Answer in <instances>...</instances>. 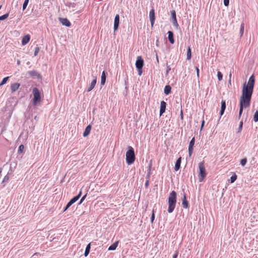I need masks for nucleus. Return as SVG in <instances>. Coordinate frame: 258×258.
<instances>
[{"instance_id": "1a4fd4ad", "label": "nucleus", "mask_w": 258, "mask_h": 258, "mask_svg": "<svg viewBox=\"0 0 258 258\" xmlns=\"http://www.w3.org/2000/svg\"><path fill=\"white\" fill-rule=\"evenodd\" d=\"M166 103L165 101H162L160 102V116H161L165 111Z\"/></svg>"}, {"instance_id": "de8ad7c7", "label": "nucleus", "mask_w": 258, "mask_h": 258, "mask_svg": "<svg viewBox=\"0 0 258 258\" xmlns=\"http://www.w3.org/2000/svg\"><path fill=\"white\" fill-rule=\"evenodd\" d=\"M8 179H9V176H6L3 179L2 183H4L5 181H7Z\"/></svg>"}, {"instance_id": "6ab92c4d", "label": "nucleus", "mask_w": 258, "mask_h": 258, "mask_svg": "<svg viewBox=\"0 0 258 258\" xmlns=\"http://www.w3.org/2000/svg\"><path fill=\"white\" fill-rule=\"evenodd\" d=\"M118 244V241H116L111 244L108 248V250H114L116 249Z\"/></svg>"}, {"instance_id": "0eeeda50", "label": "nucleus", "mask_w": 258, "mask_h": 258, "mask_svg": "<svg viewBox=\"0 0 258 258\" xmlns=\"http://www.w3.org/2000/svg\"><path fill=\"white\" fill-rule=\"evenodd\" d=\"M144 64V60L142 58L141 56H139L137 58V60L136 62V67L137 69H142Z\"/></svg>"}, {"instance_id": "13d9d810", "label": "nucleus", "mask_w": 258, "mask_h": 258, "mask_svg": "<svg viewBox=\"0 0 258 258\" xmlns=\"http://www.w3.org/2000/svg\"><path fill=\"white\" fill-rule=\"evenodd\" d=\"M228 85H231V80L229 79L228 80Z\"/></svg>"}, {"instance_id": "412c9836", "label": "nucleus", "mask_w": 258, "mask_h": 258, "mask_svg": "<svg viewBox=\"0 0 258 258\" xmlns=\"http://www.w3.org/2000/svg\"><path fill=\"white\" fill-rule=\"evenodd\" d=\"M182 205L185 208H187L188 207V202L187 201V200L186 199L185 195H184V196H183V200L182 201Z\"/></svg>"}, {"instance_id": "4468645a", "label": "nucleus", "mask_w": 258, "mask_h": 258, "mask_svg": "<svg viewBox=\"0 0 258 258\" xmlns=\"http://www.w3.org/2000/svg\"><path fill=\"white\" fill-rule=\"evenodd\" d=\"M226 108V102L224 100H222L221 101V109L220 111V116H222Z\"/></svg>"}, {"instance_id": "bf43d9fd", "label": "nucleus", "mask_w": 258, "mask_h": 258, "mask_svg": "<svg viewBox=\"0 0 258 258\" xmlns=\"http://www.w3.org/2000/svg\"><path fill=\"white\" fill-rule=\"evenodd\" d=\"M2 172V169L0 168V174H1Z\"/></svg>"}, {"instance_id": "aec40b11", "label": "nucleus", "mask_w": 258, "mask_h": 258, "mask_svg": "<svg viewBox=\"0 0 258 258\" xmlns=\"http://www.w3.org/2000/svg\"><path fill=\"white\" fill-rule=\"evenodd\" d=\"M106 81V76L104 71H103L101 77L100 83L102 85H104Z\"/></svg>"}, {"instance_id": "c03bdc74", "label": "nucleus", "mask_w": 258, "mask_h": 258, "mask_svg": "<svg viewBox=\"0 0 258 258\" xmlns=\"http://www.w3.org/2000/svg\"><path fill=\"white\" fill-rule=\"evenodd\" d=\"M223 3L225 6H228L229 3V0H223Z\"/></svg>"}, {"instance_id": "49530a36", "label": "nucleus", "mask_w": 258, "mask_h": 258, "mask_svg": "<svg viewBox=\"0 0 258 258\" xmlns=\"http://www.w3.org/2000/svg\"><path fill=\"white\" fill-rule=\"evenodd\" d=\"M196 70L197 72V76L198 78L199 77V69L198 67H196Z\"/></svg>"}, {"instance_id": "f704fd0d", "label": "nucleus", "mask_w": 258, "mask_h": 258, "mask_svg": "<svg viewBox=\"0 0 258 258\" xmlns=\"http://www.w3.org/2000/svg\"><path fill=\"white\" fill-rule=\"evenodd\" d=\"M236 178H237V176L235 174H234V175H232L230 177L231 182V183L234 182L236 180Z\"/></svg>"}, {"instance_id": "8fccbe9b", "label": "nucleus", "mask_w": 258, "mask_h": 258, "mask_svg": "<svg viewBox=\"0 0 258 258\" xmlns=\"http://www.w3.org/2000/svg\"><path fill=\"white\" fill-rule=\"evenodd\" d=\"M180 118H181V119L182 120V119H183V112H182V110H181V111H180Z\"/></svg>"}, {"instance_id": "20e7f679", "label": "nucleus", "mask_w": 258, "mask_h": 258, "mask_svg": "<svg viewBox=\"0 0 258 258\" xmlns=\"http://www.w3.org/2000/svg\"><path fill=\"white\" fill-rule=\"evenodd\" d=\"M32 94L33 95V104L36 106L41 101V98L39 90L37 88H34L32 90Z\"/></svg>"}, {"instance_id": "7ed1b4c3", "label": "nucleus", "mask_w": 258, "mask_h": 258, "mask_svg": "<svg viewBox=\"0 0 258 258\" xmlns=\"http://www.w3.org/2000/svg\"><path fill=\"white\" fill-rule=\"evenodd\" d=\"M135 159L134 150L133 147L129 146L125 154L126 162L128 165H131L135 162Z\"/></svg>"}, {"instance_id": "2f4dec72", "label": "nucleus", "mask_w": 258, "mask_h": 258, "mask_svg": "<svg viewBox=\"0 0 258 258\" xmlns=\"http://www.w3.org/2000/svg\"><path fill=\"white\" fill-rule=\"evenodd\" d=\"M9 17V14H6L0 17V21L4 20Z\"/></svg>"}, {"instance_id": "a18cd8bd", "label": "nucleus", "mask_w": 258, "mask_h": 258, "mask_svg": "<svg viewBox=\"0 0 258 258\" xmlns=\"http://www.w3.org/2000/svg\"><path fill=\"white\" fill-rule=\"evenodd\" d=\"M150 171H151V167L150 166L149 168V172L147 175V177L148 179H149V178H150Z\"/></svg>"}, {"instance_id": "a19ab883", "label": "nucleus", "mask_w": 258, "mask_h": 258, "mask_svg": "<svg viewBox=\"0 0 258 258\" xmlns=\"http://www.w3.org/2000/svg\"><path fill=\"white\" fill-rule=\"evenodd\" d=\"M193 152V148H189L188 147V154L189 156L190 157L192 154Z\"/></svg>"}, {"instance_id": "ddd939ff", "label": "nucleus", "mask_w": 258, "mask_h": 258, "mask_svg": "<svg viewBox=\"0 0 258 258\" xmlns=\"http://www.w3.org/2000/svg\"><path fill=\"white\" fill-rule=\"evenodd\" d=\"M91 130V126L90 125H88L85 128V130L83 133V137H86L89 135Z\"/></svg>"}, {"instance_id": "37998d69", "label": "nucleus", "mask_w": 258, "mask_h": 258, "mask_svg": "<svg viewBox=\"0 0 258 258\" xmlns=\"http://www.w3.org/2000/svg\"><path fill=\"white\" fill-rule=\"evenodd\" d=\"M173 25L174 26H175V27L177 28V27L178 26V23H177V20H174L173 21Z\"/></svg>"}, {"instance_id": "dca6fc26", "label": "nucleus", "mask_w": 258, "mask_h": 258, "mask_svg": "<svg viewBox=\"0 0 258 258\" xmlns=\"http://www.w3.org/2000/svg\"><path fill=\"white\" fill-rule=\"evenodd\" d=\"M96 84V79L95 78V79H94L92 82L91 83L90 85V86L87 89V92H90L93 89V88H94L95 85Z\"/></svg>"}, {"instance_id": "9d476101", "label": "nucleus", "mask_w": 258, "mask_h": 258, "mask_svg": "<svg viewBox=\"0 0 258 258\" xmlns=\"http://www.w3.org/2000/svg\"><path fill=\"white\" fill-rule=\"evenodd\" d=\"M59 21L62 25L66 27H69L71 25L70 22L66 18H59Z\"/></svg>"}, {"instance_id": "3c124183", "label": "nucleus", "mask_w": 258, "mask_h": 258, "mask_svg": "<svg viewBox=\"0 0 258 258\" xmlns=\"http://www.w3.org/2000/svg\"><path fill=\"white\" fill-rule=\"evenodd\" d=\"M204 123H205V121L204 120H203L202 122V124H201V130H202L203 129V127L204 125Z\"/></svg>"}, {"instance_id": "423d86ee", "label": "nucleus", "mask_w": 258, "mask_h": 258, "mask_svg": "<svg viewBox=\"0 0 258 258\" xmlns=\"http://www.w3.org/2000/svg\"><path fill=\"white\" fill-rule=\"evenodd\" d=\"M149 19L151 22V27H153L155 20V11L153 9H151L149 12Z\"/></svg>"}, {"instance_id": "ea45409f", "label": "nucleus", "mask_w": 258, "mask_h": 258, "mask_svg": "<svg viewBox=\"0 0 258 258\" xmlns=\"http://www.w3.org/2000/svg\"><path fill=\"white\" fill-rule=\"evenodd\" d=\"M154 218H155L154 211H153L152 214V216H151V223H153V221L154 220Z\"/></svg>"}, {"instance_id": "6e6552de", "label": "nucleus", "mask_w": 258, "mask_h": 258, "mask_svg": "<svg viewBox=\"0 0 258 258\" xmlns=\"http://www.w3.org/2000/svg\"><path fill=\"white\" fill-rule=\"evenodd\" d=\"M119 24V15L117 14L115 15V18H114V20L113 28H114V31H116L117 30V29L118 28Z\"/></svg>"}, {"instance_id": "4d7b16f0", "label": "nucleus", "mask_w": 258, "mask_h": 258, "mask_svg": "<svg viewBox=\"0 0 258 258\" xmlns=\"http://www.w3.org/2000/svg\"><path fill=\"white\" fill-rule=\"evenodd\" d=\"M231 76H232L231 73H230L229 75V79L231 80Z\"/></svg>"}, {"instance_id": "864d4df0", "label": "nucleus", "mask_w": 258, "mask_h": 258, "mask_svg": "<svg viewBox=\"0 0 258 258\" xmlns=\"http://www.w3.org/2000/svg\"><path fill=\"white\" fill-rule=\"evenodd\" d=\"M171 70V68L170 67H167V70H166V74H167L168 73V72Z\"/></svg>"}, {"instance_id": "393cba45", "label": "nucleus", "mask_w": 258, "mask_h": 258, "mask_svg": "<svg viewBox=\"0 0 258 258\" xmlns=\"http://www.w3.org/2000/svg\"><path fill=\"white\" fill-rule=\"evenodd\" d=\"M191 50H190V47L188 46L187 48V59L189 60L191 58Z\"/></svg>"}, {"instance_id": "2eb2a0df", "label": "nucleus", "mask_w": 258, "mask_h": 258, "mask_svg": "<svg viewBox=\"0 0 258 258\" xmlns=\"http://www.w3.org/2000/svg\"><path fill=\"white\" fill-rule=\"evenodd\" d=\"M167 34H168V38L169 42L171 44H173L174 43V40L173 38V33L171 31H168Z\"/></svg>"}, {"instance_id": "f8f14e48", "label": "nucleus", "mask_w": 258, "mask_h": 258, "mask_svg": "<svg viewBox=\"0 0 258 258\" xmlns=\"http://www.w3.org/2000/svg\"><path fill=\"white\" fill-rule=\"evenodd\" d=\"M30 39V36L29 35H26L23 37L22 40V45H25L27 44Z\"/></svg>"}, {"instance_id": "c756f323", "label": "nucleus", "mask_w": 258, "mask_h": 258, "mask_svg": "<svg viewBox=\"0 0 258 258\" xmlns=\"http://www.w3.org/2000/svg\"><path fill=\"white\" fill-rule=\"evenodd\" d=\"M24 146L23 145H21L19 147V149H18V152L20 153H22L24 151Z\"/></svg>"}, {"instance_id": "79ce46f5", "label": "nucleus", "mask_w": 258, "mask_h": 258, "mask_svg": "<svg viewBox=\"0 0 258 258\" xmlns=\"http://www.w3.org/2000/svg\"><path fill=\"white\" fill-rule=\"evenodd\" d=\"M87 197V194L85 195L81 199L80 202H79V204H81L84 200L85 199H86Z\"/></svg>"}, {"instance_id": "a878e982", "label": "nucleus", "mask_w": 258, "mask_h": 258, "mask_svg": "<svg viewBox=\"0 0 258 258\" xmlns=\"http://www.w3.org/2000/svg\"><path fill=\"white\" fill-rule=\"evenodd\" d=\"M9 78V77L4 78L0 83V86H2L3 85L7 83V82L8 81Z\"/></svg>"}, {"instance_id": "39448f33", "label": "nucleus", "mask_w": 258, "mask_h": 258, "mask_svg": "<svg viewBox=\"0 0 258 258\" xmlns=\"http://www.w3.org/2000/svg\"><path fill=\"white\" fill-rule=\"evenodd\" d=\"M199 180L200 182H202L204 181V180L206 176V169H205V167L204 164L203 162H200L199 164Z\"/></svg>"}, {"instance_id": "c85d7f7f", "label": "nucleus", "mask_w": 258, "mask_h": 258, "mask_svg": "<svg viewBox=\"0 0 258 258\" xmlns=\"http://www.w3.org/2000/svg\"><path fill=\"white\" fill-rule=\"evenodd\" d=\"M253 120L255 122L258 121V111H256L253 115Z\"/></svg>"}, {"instance_id": "58836bf2", "label": "nucleus", "mask_w": 258, "mask_h": 258, "mask_svg": "<svg viewBox=\"0 0 258 258\" xmlns=\"http://www.w3.org/2000/svg\"><path fill=\"white\" fill-rule=\"evenodd\" d=\"M243 125V122L241 121L239 123V127H238V132L240 133L241 131Z\"/></svg>"}, {"instance_id": "4c0bfd02", "label": "nucleus", "mask_w": 258, "mask_h": 258, "mask_svg": "<svg viewBox=\"0 0 258 258\" xmlns=\"http://www.w3.org/2000/svg\"><path fill=\"white\" fill-rule=\"evenodd\" d=\"M246 162H247V160L246 158L242 159L240 161V164L242 166H244L246 164Z\"/></svg>"}, {"instance_id": "7c9ffc66", "label": "nucleus", "mask_w": 258, "mask_h": 258, "mask_svg": "<svg viewBox=\"0 0 258 258\" xmlns=\"http://www.w3.org/2000/svg\"><path fill=\"white\" fill-rule=\"evenodd\" d=\"M73 204L71 202V201H70L67 204V205H66V207L64 208V210H63V212H65L67 210V209L70 207H71Z\"/></svg>"}, {"instance_id": "f03ea898", "label": "nucleus", "mask_w": 258, "mask_h": 258, "mask_svg": "<svg viewBox=\"0 0 258 258\" xmlns=\"http://www.w3.org/2000/svg\"><path fill=\"white\" fill-rule=\"evenodd\" d=\"M168 212L171 213L174 211L176 203V194L175 191H172L168 199Z\"/></svg>"}, {"instance_id": "bb28decb", "label": "nucleus", "mask_w": 258, "mask_h": 258, "mask_svg": "<svg viewBox=\"0 0 258 258\" xmlns=\"http://www.w3.org/2000/svg\"><path fill=\"white\" fill-rule=\"evenodd\" d=\"M195 138H192L189 142L188 147L193 148L194 144H195Z\"/></svg>"}, {"instance_id": "6e6d98bb", "label": "nucleus", "mask_w": 258, "mask_h": 258, "mask_svg": "<svg viewBox=\"0 0 258 258\" xmlns=\"http://www.w3.org/2000/svg\"><path fill=\"white\" fill-rule=\"evenodd\" d=\"M156 60H157V62H159V59H158V55L157 53L156 54Z\"/></svg>"}, {"instance_id": "c9c22d12", "label": "nucleus", "mask_w": 258, "mask_h": 258, "mask_svg": "<svg viewBox=\"0 0 258 258\" xmlns=\"http://www.w3.org/2000/svg\"><path fill=\"white\" fill-rule=\"evenodd\" d=\"M171 17H172L173 21L174 20H176V14H175V11H172L171 12Z\"/></svg>"}, {"instance_id": "473e14b6", "label": "nucleus", "mask_w": 258, "mask_h": 258, "mask_svg": "<svg viewBox=\"0 0 258 258\" xmlns=\"http://www.w3.org/2000/svg\"><path fill=\"white\" fill-rule=\"evenodd\" d=\"M29 0H25L24 1V2L23 5V10H24L26 8V7L28 5V4L29 3Z\"/></svg>"}, {"instance_id": "72a5a7b5", "label": "nucleus", "mask_w": 258, "mask_h": 258, "mask_svg": "<svg viewBox=\"0 0 258 258\" xmlns=\"http://www.w3.org/2000/svg\"><path fill=\"white\" fill-rule=\"evenodd\" d=\"M217 77L219 81H221L222 79L223 76L221 73L219 71L217 72Z\"/></svg>"}, {"instance_id": "052dcab7", "label": "nucleus", "mask_w": 258, "mask_h": 258, "mask_svg": "<svg viewBox=\"0 0 258 258\" xmlns=\"http://www.w3.org/2000/svg\"><path fill=\"white\" fill-rule=\"evenodd\" d=\"M36 254H37V253H36H36H35L34 254V255H36Z\"/></svg>"}, {"instance_id": "cd10ccee", "label": "nucleus", "mask_w": 258, "mask_h": 258, "mask_svg": "<svg viewBox=\"0 0 258 258\" xmlns=\"http://www.w3.org/2000/svg\"><path fill=\"white\" fill-rule=\"evenodd\" d=\"M244 33V24H241L240 25V37H241Z\"/></svg>"}, {"instance_id": "603ef678", "label": "nucleus", "mask_w": 258, "mask_h": 258, "mask_svg": "<svg viewBox=\"0 0 258 258\" xmlns=\"http://www.w3.org/2000/svg\"><path fill=\"white\" fill-rule=\"evenodd\" d=\"M138 74L139 76H141L142 73V69H138Z\"/></svg>"}, {"instance_id": "f3484780", "label": "nucleus", "mask_w": 258, "mask_h": 258, "mask_svg": "<svg viewBox=\"0 0 258 258\" xmlns=\"http://www.w3.org/2000/svg\"><path fill=\"white\" fill-rule=\"evenodd\" d=\"M181 157H179L175 163L174 169L175 171H178L180 167V164H181Z\"/></svg>"}, {"instance_id": "09e8293b", "label": "nucleus", "mask_w": 258, "mask_h": 258, "mask_svg": "<svg viewBox=\"0 0 258 258\" xmlns=\"http://www.w3.org/2000/svg\"><path fill=\"white\" fill-rule=\"evenodd\" d=\"M149 179H148V180L146 181L145 184V187H146V188H147V187H148V186H149Z\"/></svg>"}, {"instance_id": "5701e85b", "label": "nucleus", "mask_w": 258, "mask_h": 258, "mask_svg": "<svg viewBox=\"0 0 258 258\" xmlns=\"http://www.w3.org/2000/svg\"><path fill=\"white\" fill-rule=\"evenodd\" d=\"M171 87L169 85H167L164 88V93L166 94V95H168L170 93V91H171Z\"/></svg>"}, {"instance_id": "680f3d73", "label": "nucleus", "mask_w": 258, "mask_h": 258, "mask_svg": "<svg viewBox=\"0 0 258 258\" xmlns=\"http://www.w3.org/2000/svg\"><path fill=\"white\" fill-rule=\"evenodd\" d=\"M2 8V6H0V10Z\"/></svg>"}, {"instance_id": "e433bc0d", "label": "nucleus", "mask_w": 258, "mask_h": 258, "mask_svg": "<svg viewBox=\"0 0 258 258\" xmlns=\"http://www.w3.org/2000/svg\"><path fill=\"white\" fill-rule=\"evenodd\" d=\"M39 47H36L35 48V51H34V56H37L39 52Z\"/></svg>"}, {"instance_id": "4be33fe9", "label": "nucleus", "mask_w": 258, "mask_h": 258, "mask_svg": "<svg viewBox=\"0 0 258 258\" xmlns=\"http://www.w3.org/2000/svg\"><path fill=\"white\" fill-rule=\"evenodd\" d=\"M28 74L31 76H36L38 78L40 77V75L36 71H32L28 72Z\"/></svg>"}, {"instance_id": "b1692460", "label": "nucleus", "mask_w": 258, "mask_h": 258, "mask_svg": "<svg viewBox=\"0 0 258 258\" xmlns=\"http://www.w3.org/2000/svg\"><path fill=\"white\" fill-rule=\"evenodd\" d=\"M90 244H89L87 245L85 250L84 255L85 256H87L89 254V252H90Z\"/></svg>"}, {"instance_id": "9b49d317", "label": "nucleus", "mask_w": 258, "mask_h": 258, "mask_svg": "<svg viewBox=\"0 0 258 258\" xmlns=\"http://www.w3.org/2000/svg\"><path fill=\"white\" fill-rule=\"evenodd\" d=\"M20 84L18 83H15L11 85V90L12 93L16 92L20 87Z\"/></svg>"}, {"instance_id": "a211bd4d", "label": "nucleus", "mask_w": 258, "mask_h": 258, "mask_svg": "<svg viewBox=\"0 0 258 258\" xmlns=\"http://www.w3.org/2000/svg\"><path fill=\"white\" fill-rule=\"evenodd\" d=\"M81 195H82V192H81V191H80L77 196L74 197L73 198H72L70 200L71 202L73 204H74L75 202H76L79 200V199L81 196Z\"/></svg>"}, {"instance_id": "f257e3e1", "label": "nucleus", "mask_w": 258, "mask_h": 258, "mask_svg": "<svg viewBox=\"0 0 258 258\" xmlns=\"http://www.w3.org/2000/svg\"><path fill=\"white\" fill-rule=\"evenodd\" d=\"M254 77L252 75L249 78L247 83H244L243 85L242 94L240 98V109L238 114L239 118L242 113L243 108L248 107L250 102L254 84Z\"/></svg>"}, {"instance_id": "5fc2aeb1", "label": "nucleus", "mask_w": 258, "mask_h": 258, "mask_svg": "<svg viewBox=\"0 0 258 258\" xmlns=\"http://www.w3.org/2000/svg\"><path fill=\"white\" fill-rule=\"evenodd\" d=\"M177 253H175L173 256H172V258H177Z\"/></svg>"}]
</instances>
